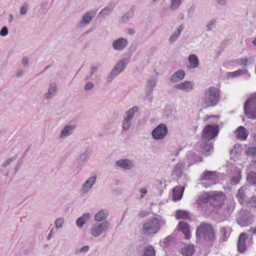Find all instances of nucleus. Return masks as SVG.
<instances>
[{
  "label": "nucleus",
  "mask_w": 256,
  "mask_h": 256,
  "mask_svg": "<svg viewBox=\"0 0 256 256\" xmlns=\"http://www.w3.org/2000/svg\"><path fill=\"white\" fill-rule=\"evenodd\" d=\"M219 132V126L216 124H208L202 132V140L204 144L202 146L204 150L208 152L212 148V144L208 142L216 137Z\"/></svg>",
  "instance_id": "1"
},
{
  "label": "nucleus",
  "mask_w": 256,
  "mask_h": 256,
  "mask_svg": "<svg viewBox=\"0 0 256 256\" xmlns=\"http://www.w3.org/2000/svg\"><path fill=\"white\" fill-rule=\"evenodd\" d=\"M166 224L162 218H153L144 222L142 228V232L147 236H154L157 234Z\"/></svg>",
  "instance_id": "2"
},
{
  "label": "nucleus",
  "mask_w": 256,
  "mask_h": 256,
  "mask_svg": "<svg viewBox=\"0 0 256 256\" xmlns=\"http://www.w3.org/2000/svg\"><path fill=\"white\" fill-rule=\"evenodd\" d=\"M219 99V90L215 87L210 86L205 90L204 97L201 98L202 106L204 108L214 106L218 103Z\"/></svg>",
  "instance_id": "3"
},
{
  "label": "nucleus",
  "mask_w": 256,
  "mask_h": 256,
  "mask_svg": "<svg viewBox=\"0 0 256 256\" xmlns=\"http://www.w3.org/2000/svg\"><path fill=\"white\" fill-rule=\"evenodd\" d=\"M196 236L206 240L213 241L215 239V234L212 226L208 224H202L196 230Z\"/></svg>",
  "instance_id": "4"
},
{
  "label": "nucleus",
  "mask_w": 256,
  "mask_h": 256,
  "mask_svg": "<svg viewBox=\"0 0 256 256\" xmlns=\"http://www.w3.org/2000/svg\"><path fill=\"white\" fill-rule=\"evenodd\" d=\"M244 112L248 118H256V94H252L244 102Z\"/></svg>",
  "instance_id": "5"
},
{
  "label": "nucleus",
  "mask_w": 256,
  "mask_h": 256,
  "mask_svg": "<svg viewBox=\"0 0 256 256\" xmlns=\"http://www.w3.org/2000/svg\"><path fill=\"white\" fill-rule=\"evenodd\" d=\"M218 180V176L215 172L205 170L200 176V184L207 188L216 184Z\"/></svg>",
  "instance_id": "6"
},
{
  "label": "nucleus",
  "mask_w": 256,
  "mask_h": 256,
  "mask_svg": "<svg viewBox=\"0 0 256 256\" xmlns=\"http://www.w3.org/2000/svg\"><path fill=\"white\" fill-rule=\"evenodd\" d=\"M110 227V222L106 220L94 224L90 230V235L94 238L100 236L102 234L105 233Z\"/></svg>",
  "instance_id": "7"
},
{
  "label": "nucleus",
  "mask_w": 256,
  "mask_h": 256,
  "mask_svg": "<svg viewBox=\"0 0 256 256\" xmlns=\"http://www.w3.org/2000/svg\"><path fill=\"white\" fill-rule=\"evenodd\" d=\"M129 62L128 58H123L120 59L112 69L109 76H108V82H110L119 74L122 72L126 68L127 64Z\"/></svg>",
  "instance_id": "8"
},
{
  "label": "nucleus",
  "mask_w": 256,
  "mask_h": 256,
  "mask_svg": "<svg viewBox=\"0 0 256 256\" xmlns=\"http://www.w3.org/2000/svg\"><path fill=\"white\" fill-rule=\"evenodd\" d=\"M138 108L134 106L126 112L122 124V128L124 131L126 132L129 130L132 126V120L134 114L138 112Z\"/></svg>",
  "instance_id": "9"
},
{
  "label": "nucleus",
  "mask_w": 256,
  "mask_h": 256,
  "mask_svg": "<svg viewBox=\"0 0 256 256\" xmlns=\"http://www.w3.org/2000/svg\"><path fill=\"white\" fill-rule=\"evenodd\" d=\"M224 195L222 192L214 193L210 194V193H205L200 196L196 200V204L198 206H202L206 203L208 198H212L216 200H221L224 199Z\"/></svg>",
  "instance_id": "10"
},
{
  "label": "nucleus",
  "mask_w": 256,
  "mask_h": 256,
  "mask_svg": "<svg viewBox=\"0 0 256 256\" xmlns=\"http://www.w3.org/2000/svg\"><path fill=\"white\" fill-rule=\"evenodd\" d=\"M168 132L166 126L160 124L152 132V136L155 140H162L167 135Z\"/></svg>",
  "instance_id": "11"
},
{
  "label": "nucleus",
  "mask_w": 256,
  "mask_h": 256,
  "mask_svg": "<svg viewBox=\"0 0 256 256\" xmlns=\"http://www.w3.org/2000/svg\"><path fill=\"white\" fill-rule=\"evenodd\" d=\"M97 176H92L88 178L86 182L82 184L80 192L82 194L86 195L88 194L92 189L93 186L96 184Z\"/></svg>",
  "instance_id": "12"
},
{
  "label": "nucleus",
  "mask_w": 256,
  "mask_h": 256,
  "mask_svg": "<svg viewBox=\"0 0 256 256\" xmlns=\"http://www.w3.org/2000/svg\"><path fill=\"white\" fill-rule=\"evenodd\" d=\"M58 88L54 82L49 84L47 91L44 94L42 98L44 100H48L55 96L58 92Z\"/></svg>",
  "instance_id": "13"
},
{
  "label": "nucleus",
  "mask_w": 256,
  "mask_h": 256,
  "mask_svg": "<svg viewBox=\"0 0 256 256\" xmlns=\"http://www.w3.org/2000/svg\"><path fill=\"white\" fill-rule=\"evenodd\" d=\"M116 165L122 169L130 170L135 166L134 160L129 158H122L116 162Z\"/></svg>",
  "instance_id": "14"
},
{
  "label": "nucleus",
  "mask_w": 256,
  "mask_h": 256,
  "mask_svg": "<svg viewBox=\"0 0 256 256\" xmlns=\"http://www.w3.org/2000/svg\"><path fill=\"white\" fill-rule=\"evenodd\" d=\"M194 83L192 81L186 80L174 86V88L183 92H188L194 89Z\"/></svg>",
  "instance_id": "15"
},
{
  "label": "nucleus",
  "mask_w": 256,
  "mask_h": 256,
  "mask_svg": "<svg viewBox=\"0 0 256 256\" xmlns=\"http://www.w3.org/2000/svg\"><path fill=\"white\" fill-rule=\"evenodd\" d=\"M128 45V40L124 38H119L113 41L112 48L117 51L124 50Z\"/></svg>",
  "instance_id": "16"
},
{
  "label": "nucleus",
  "mask_w": 256,
  "mask_h": 256,
  "mask_svg": "<svg viewBox=\"0 0 256 256\" xmlns=\"http://www.w3.org/2000/svg\"><path fill=\"white\" fill-rule=\"evenodd\" d=\"M17 159V156H14L12 158H8L1 164L0 166V172L2 174L8 176L9 174V167L10 164Z\"/></svg>",
  "instance_id": "17"
},
{
  "label": "nucleus",
  "mask_w": 256,
  "mask_h": 256,
  "mask_svg": "<svg viewBox=\"0 0 256 256\" xmlns=\"http://www.w3.org/2000/svg\"><path fill=\"white\" fill-rule=\"evenodd\" d=\"M76 126L72 124L65 126L60 130L59 138L64 140L72 135L76 128Z\"/></svg>",
  "instance_id": "18"
},
{
  "label": "nucleus",
  "mask_w": 256,
  "mask_h": 256,
  "mask_svg": "<svg viewBox=\"0 0 256 256\" xmlns=\"http://www.w3.org/2000/svg\"><path fill=\"white\" fill-rule=\"evenodd\" d=\"M243 75H245V78L246 79L250 78V76L246 69H240L234 72H227L226 74L228 79L238 78Z\"/></svg>",
  "instance_id": "19"
},
{
  "label": "nucleus",
  "mask_w": 256,
  "mask_h": 256,
  "mask_svg": "<svg viewBox=\"0 0 256 256\" xmlns=\"http://www.w3.org/2000/svg\"><path fill=\"white\" fill-rule=\"evenodd\" d=\"M95 16V13L93 12H88L84 14L82 17L81 20L78 23L80 28H84L90 23L92 20Z\"/></svg>",
  "instance_id": "20"
},
{
  "label": "nucleus",
  "mask_w": 256,
  "mask_h": 256,
  "mask_svg": "<svg viewBox=\"0 0 256 256\" xmlns=\"http://www.w3.org/2000/svg\"><path fill=\"white\" fill-rule=\"evenodd\" d=\"M202 160V158L198 156V154H196L194 152H190L187 154V160L186 162L187 166H189L191 164Z\"/></svg>",
  "instance_id": "21"
},
{
  "label": "nucleus",
  "mask_w": 256,
  "mask_h": 256,
  "mask_svg": "<svg viewBox=\"0 0 256 256\" xmlns=\"http://www.w3.org/2000/svg\"><path fill=\"white\" fill-rule=\"evenodd\" d=\"M91 218L90 213H84L81 216L78 218L76 222V225L79 228H82L87 223Z\"/></svg>",
  "instance_id": "22"
},
{
  "label": "nucleus",
  "mask_w": 256,
  "mask_h": 256,
  "mask_svg": "<svg viewBox=\"0 0 256 256\" xmlns=\"http://www.w3.org/2000/svg\"><path fill=\"white\" fill-rule=\"evenodd\" d=\"M183 29L184 26L182 24H180L176 30L172 32L168 38V42L170 44H172L177 40Z\"/></svg>",
  "instance_id": "23"
},
{
  "label": "nucleus",
  "mask_w": 256,
  "mask_h": 256,
  "mask_svg": "<svg viewBox=\"0 0 256 256\" xmlns=\"http://www.w3.org/2000/svg\"><path fill=\"white\" fill-rule=\"evenodd\" d=\"M178 230L182 232L186 239L188 240L190 238V228L186 222L184 221L179 222Z\"/></svg>",
  "instance_id": "24"
},
{
  "label": "nucleus",
  "mask_w": 256,
  "mask_h": 256,
  "mask_svg": "<svg viewBox=\"0 0 256 256\" xmlns=\"http://www.w3.org/2000/svg\"><path fill=\"white\" fill-rule=\"evenodd\" d=\"M184 188L182 186H177L173 189L172 200L177 201L181 200L183 195Z\"/></svg>",
  "instance_id": "25"
},
{
  "label": "nucleus",
  "mask_w": 256,
  "mask_h": 256,
  "mask_svg": "<svg viewBox=\"0 0 256 256\" xmlns=\"http://www.w3.org/2000/svg\"><path fill=\"white\" fill-rule=\"evenodd\" d=\"M108 215V211L106 210H101L97 212L94 216V220L97 222H102L107 218Z\"/></svg>",
  "instance_id": "26"
},
{
  "label": "nucleus",
  "mask_w": 256,
  "mask_h": 256,
  "mask_svg": "<svg viewBox=\"0 0 256 256\" xmlns=\"http://www.w3.org/2000/svg\"><path fill=\"white\" fill-rule=\"evenodd\" d=\"M156 80L155 78H151L148 80L146 88V95L149 96L151 94L154 88L156 86Z\"/></svg>",
  "instance_id": "27"
},
{
  "label": "nucleus",
  "mask_w": 256,
  "mask_h": 256,
  "mask_svg": "<svg viewBox=\"0 0 256 256\" xmlns=\"http://www.w3.org/2000/svg\"><path fill=\"white\" fill-rule=\"evenodd\" d=\"M188 166L186 162H180L174 166L172 170V174L176 176H180L184 168Z\"/></svg>",
  "instance_id": "28"
},
{
  "label": "nucleus",
  "mask_w": 256,
  "mask_h": 256,
  "mask_svg": "<svg viewBox=\"0 0 256 256\" xmlns=\"http://www.w3.org/2000/svg\"><path fill=\"white\" fill-rule=\"evenodd\" d=\"M246 238V235L244 233L241 234L238 238V249L240 252H243L246 250L245 240Z\"/></svg>",
  "instance_id": "29"
},
{
  "label": "nucleus",
  "mask_w": 256,
  "mask_h": 256,
  "mask_svg": "<svg viewBox=\"0 0 256 256\" xmlns=\"http://www.w3.org/2000/svg\"><path fill=\"white\" fill-rule=\"evenodd\" d=\"M236 136L238 139L244 140L246 138L248 133L244 127L240 126L234 132Z\"/></svg>",
  "instance_id": "30"
},
{
  "label": "nucleus",
  "mask_w": 256,
  "mask_h": 256,
  "mask_svg": "<svg viewBox=\"0 0 256 256\" xmlns=\"http://www.w3.org/2000/svg\"><path fill=\"white\" fill-rule=\"evenodd\" d=\"M185 72L180 70L174 72L170 77V80L172 82H177L184 78Z\"/></svg>",
  "instance_id": "31"
},
{
  "label": "nucleus",
  "mask_w": 256,
  "mask_h": 256,
  "mask_svg": "<svg viewBox=\"0 0 256 256\" xmlns=\"http://www.w3.org/2000/svg\"><path fill=\"white\" fill-rule=\"evenodd\" d=\"M188 61L190 63V68H197L199 66L198 58L194 54H190L188 56Z\"/></svg>",
  "instance_id": "32"
},
{
  "label": "nucleus",
  "mask_w": 256,
  "mask_h": 256,
  "mask_svg": "<svg viewBox=\"0 0 256 256\" xmlns=\"http://www.w3.org/2000/svg\"><path fill=\"white\" fill-rule=\"evenodd\" d=\"M194 252V246L190 244L186 246L180 250V253L183 256H192Z\"/></svg>",
  "instance_id": "33"
},
{
  "label": "nucleus",
  "mask_w": 256,
  "mask_h": 256,
  "mask_svg": "<svg viewBox=\"0 0 256 256\" xmlns=\"http://www.w3.org/2000/svg\"><path fill=\"white\" fill-rule=\"evenodd\" d=\"M246 189V187L242 186L238 190L236 197L240 204H242L244 202H247V198L244 192Z\"/></svg>",
  "instance_id": "34"
},
{
  "label": "nucleus",
  "mask_w": 256,
  "mask_h": 256,
  "mask_svg": "<svg viewBox=\"0 0 256 256\" xmlns=\"http://www.w3.org/2000/svg\"><path fill=\"white\" fill-rule=\"evenodd\" d=\"M183 0H170V9L172 11H175L178 10L182 4Z\"/></svg>",
  "instance_id": "35"
},
{
  "label": "nucleus",
  "mask_w": 256,
  "mask_h": 256,
  "mask_svg": "<svg viewBox=\"0 0 256 256\" xmlns=\"http://www.w3.org/2000/svg\"><path fill=\"white\" fill-rule=\"evenodd\" d=\"M176 216L178 219L188 220L190 218L188 213L184 210H178L176 212Z\"/></svg>",
  "instance_id": "36"
},
{
  "label": "nucleus",
  "mask_w": 256,
  "mask_h": 256,
  "mask_svg": "<svg viewBox=\"0 0 256 256\" xmlns=\"http://www.w3.org/2000/svg\"><path fill=\"white\" fill-rule=\"evenodd\" d=\"M236 175L234 176L230 180V184L233 185L238 184L240 182V180L241 178L240 172V170L236 168L235 169Z\"/></svg>",
  "instance_id": "37"
},
{
  "label": "nucleus",
  "mask_w": 256,
  "mask_h": 256,
  "mask_svg": "<svg viewBox=\"0 0 256 256\" xmlns=\"http://www.w3.org/2000/svg\"><path fill=\"white\" fill-rule=\"evenodd\" d=\"M155 254L154 248L150 245L145 248L143 256H155Z\"/></svg>",
  "instance_id": "38"
},
{
  "label": "nucleus",
  "mask_w": 256,
  "mask_h": 256,
  "mask_svg": "<svg viewBox=\"0 0 256 256\" xmlns=\"http://www.w3.org/2000/svg\"><path fill=\"white\" fill-rule=\"evenodd\" d=\"M113 8V6H107L106 8H104L102 10H100L99 14L100 16L101 17H104L106 16L109 15L112 12Z\"/></svg>",
  "instance_id": "39"
},
{
  "label": "nucleus",
  "mask_w": 256,
  "mask_h": 256,
  "mask_svg": "<svg viewBox=\"0 0 256 256\" xmlns=\"http://www.w3.org/2000/svg\"><path fill=\"white\" fill-rule=\"evenodd\" d=\"M252 222V216H248V218H240L238 220V222L240 225L242 226H246Z\"/></svg>",
  "instance_id": "40"
},
{
  "label": "nucleus",
  "mask_w": 256,
  "mask_h": 256,
  "mask_svg": "<svg viewBox=\"0 0 256 256\" xmlns=\"http://www.w3.org/2000/svg\"><path fill=\"white\" fill-rule=\"evenodd\" d=\"M246 180L250 184H256V173L250 172L248 174Z\"/></svg>",
  "instance_id": "41"
},
{
  "label": "nucleus",
  "mask_w": 256,
  "mask_h": 256,
  "mask_svg": "<svg viewBox=\"0 0 256 256\" xmlns=\"http://www.w3.org/2000/svg\"><path fill=\"white\" fill-rule=\"evenodd\" d=\"M172 239V236H168L162 240L160 241V244L163 248H166L170 245Z\"/></svg>",
  "instance_id": "42"
},
{
  "label": "nucleus",
  "mask_w": 256,
  "mask_h": 256,
  "mask_svg": "<svg viewBox=\"0 0 256 256\" xmlns=\"http://www.w3.org/2000/svg\"><path fill=\"white\" fill-rule=\"evenodd\" d=\"M218 119L219 118L218 116H206L204 118V120L210 123L212 122L216 124Z\"/></svg>",
  "instance_id": "43"
},
{
  "label": "nucleus",
  "mask_w": 256,
  "mask_h": 256,
  "mask_svg": "<svg viewBox=\"0 0 256 256\" xmlns=\"http://www.w3.org/2000/svg\"><path fill=\"white\" fill-rule=\"evenodd\" d=\"M132 15L133 14L132 12H128L125 14L120 18V23L126 22L132 16Z\"/></svg>",
  "instance_id": "44"
},
{
  "label": "nucleus",
  "mask_w": 256,
  "mask_h": 256,
  "mask_svg": "<svg viewBox=\"0 0 256 256\" xmlns=\"http://www.w3.org/2000/svg\"><path fill=\"white\" fill-rule=\"evenodd\" d=\"M216 19H212L208 22L206 24V30L208 31L212 30L216 27Z\"/></svg>",
  "instance_id": "45"
},
{
  "label": "nucleus",
  "mask_w": 256,
  "mask_h": 256,
  "mask_svg": "<svg viewBox=\"0 0 256 256\" xmlns=\"http://www.w3.org/2000/svg\"><path fill=\"white\" fill-rule=\"evenodd\" d=\"M246 154L248 156H256V147L252 146L248 148L246 150Z\"/></svg>",
  "instance_id": "46"
},
{
  "label": "nucleus",
  "mask_w": 256,
  "mask_h": 256,
  "mask_svg": "<svg viewBox=\"0 0 256 256\" xmlns=\"http://www.w3.org/2000/svg\"><path fill=\"white\" fill-rule=\"evenodd\" d=\"M220 232L223 236L224 240H226L230 235V230L229 228H222L220 230Z\"/></svg>",
  "instance_id": "47"
},
{
  "label": "nucleus",
  "mask_w": 256,
  "mask_h": 256,
  "mask_svg": "<svg viewBox=\"0 0 256 256\" xmlns=\"http://www.w3.org/2000/svg\"><path fill=\"white\" fill-rule=\"evenodd\" d=\"M64 222V218H57L55 221V226L56 228H62Z\"/></svg>",
  "instance_id": "48"
},
{
  "label": "nucleus",
  "mask_w": 256,
  "mask_h": 256,
  "mask_svg": "<svg viewBox=\"0 0 256 256\" xmlns=\"http://www.w3.org/2000/svg\"><path fill=\"white\" fill-rule=\"evenodd\" d=\"M238 64L241 66H246L248 64V60L246 58H243L237 60Z\"/></svg>",
  "instance_id": "49"
},
{
  "label": "nucleus",
  "mask_w": 256,
  "mask_h": 256,
  "mask_svg": "<svg viewBox=\"0 0 256 256\" xmlns=\"http://www.w3.org/2000/svg\"><path fill=\"white\" fill-rule=\"evenodd\" d=\"M90 250V246H84L78 250H76L78 254H83L88 252Z\"/></svg>",
  "instance_id": "50"
},
{
  "label": "nucleus",
  "mask_w": 256,
  "mask_h": 256,
  "mask_svg": "<svg viewBox=\"0 0 256 256\" xmlns=\"http://www.w3.org/2000/svg\"><path fill=\"white\" fill-rule=\"evenodd\" d=\"M94 88V84L90 82H88L86 83L84 86V90L85 91H88L92 90Z\"/></svg>",
  "instance_id": "51"
},
{
  "label": "nucleus",
  "mask_w": 256,
  "mask_h": 256,
  "mask_svg": "<svg viewBox=\"0 0 256 256\" xmlns=\"http://www.w3.org/2000/svg\"><path fill=\"white\" fill-rule=\"evenodd\" d=\"M97 70H98V67L97 66H92L91 68V70H90V74L87 76L86 77V80H90L92 78V76L93 75V74Z\"/></svg>",
  "instance_id": "52"
},
{
  "label": "nucleus",
  "mask_w": 256,
  "mask_h": 256,
  "mask_svg": "<svg viewBox=\"0 0 256 256\" xmlns=\"http://www.w3.org/2000/svg\"><path fill=\"white\" fill-rule=\"evenodd\" d=\"M139 192L140 194V198H143L148 193V188L146 187L142 188L139 190Z\"/></svg>",
  "instance_id": "53"
},
{
  "label": "nucleus",
  "mask_w": 256,
  "mask_h": 256,
  "mask_svg": "<svg viewBox=\"0 0 256 256\" xmlns=\"http://www.w3.org/2000/svg\"><path fill=\"white\" fill-rule=\"evenodd\" d=\"M28 9V6L26 4L23 5L20 9V14L24 15L26 14Z\"/></svg>",
  "instance_id": "54"
},
{
  "label": "nucleus",
  "mask_w": 256,
  "mask_h": 256,
  "mask_svg": "<svg viewBox=\"0 0 256 256\" xmlns=\"http://www.w3.org/2000/svg\"><path fill=\"white\" fill-rule=\"evenodd\" d=\"M89 158V156L86 153H84L80 156V159L82 162H86Z\"/></svg>",
  "instance_id": "55"
},
{
  "label": "nucleus",
  "mask_w": 256,
  "mask_h": 256,
  "mask_svg": "<svg viewBox=\"0 0 256 256\" xmlns=\"http://www.w3.org/2000/svg\"><path fill=\"white\" fill-rule=\"evenodd\" d=\"M8 34V29L6 27L4 26L2 28L0 32V35L2 36H6Z\"/></svg>",
  "instance_id": "56"
},
{
  "label": "nucleus",
  "mask_w": 256,
  "mask_h": 256,
  "mask_svg": "<svg viewBox=\"0 0 256 256\" xmlns=\"http://www.w3.org/2000/svg\"><path fill=\"white\" fill-rule=\"evenodd\" d=\"M216 2L220 6H226L228 4L227 0H216Z\"/></svg>",
  "instance_id": "57"
},
{
  "label": "nucleus",
  "mask_w": 256,
  "mask_h": 256,
  "mask_svg": "<svg viewBox=\"0 0 256 256\" xmlns=\"http://www.w3.org/2000/svg\"><path fill=\"white\" fill-rule=\"evenodd\" d=\"M22 62L24 66H26L28 64V60L26 57H24L22 58Z\"/></svg>",
  "instance_id": "58"
},
{
  "label": "nucleus",
  "mask_w": 256,
  "mask_h": 256,
  "mask_svg": "<svg viewBox=\"0 0 256 256\" xmlns=\"http://www.w3.org/2000/svg\"><path fill=\"white\" fill-rule=\"evenodd\" d=\"M250 204L252 206H256V196L252 197L250 202Z\"/></svg>",
  "instance_id": "59"
},
{
  "label": "nucleus",
  "mask_w": 256,
  "mask_h": 256,
  "mask_svg": "<svg viewBox=\"0 0 256 256\" xmlns=\"http://www.w3.org/2000/svg\"><path fill=\"white\" fill-rule=\"evenodd\" d=\"M128 34L132 36L135 34L136 31L134 29L132 28H128Z\"/></svg>",
  "instance_id": "60"
},
{
  "label": "nucleus",
  "mask_w": 256,
  "mask_h": 256,
  "mask_svg": "<svg viewBox=\"0 0 256 256\" xmlns=\"http://www.w3.org/2000/svg\"><path fill=\"white\" fill-rule=\"evenodd\" d=\"M250 232L252 234L256 235V227L251 228Z\"/></svg>",
  "instance_id": "61"
},
{
  "label": "nucleus",
  "mask_w": 256,
  "mask_h": 256,
  "mask_svg": "<svg viewBox=\"0 0 256 256\" xmlns=\"http://www.w3.org/2000/svg\"><path fill=\"white\" fill-rule=\"evenodd\" d=\"M23 74H24L23 71L20 70V71H19V72L17 73L16 76H22Z\"/></svg>",
  "instance_id": "62"
},
{
  "label": "nucleus",
  "mask_w": 256,
  "mask_h": 256,
  "mask_svg": "<svg viewBox=\"0 0 256 256\" xmlns=\"http://www.w3.org/2000/svg\"><path fill=\"white\" fill-rule=\"evenodd\" d=\"M52 229L50 231V234L48 236V239H50V238L51 237V236L52 234Z\"/></svg>",
  "instance_id": "63"
},
{
  "label": "nucleus",
  "mask_w": 256,
  "mask_h": 256,
  "mask_svg": "<svg viewBox=\"0 0 256 256\" xmlns=\"http://www.w3.org/2000/svg\"><path fill=\"white\" fill-rule=\"evenodd\" d=\"M252 43L256 47V38L252 41Z\"/></svg>",
  "instance_id": "64"
}]
</instances>
